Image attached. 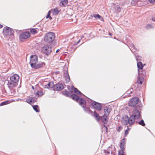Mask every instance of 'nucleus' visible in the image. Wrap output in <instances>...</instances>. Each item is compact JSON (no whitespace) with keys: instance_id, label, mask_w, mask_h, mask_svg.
I'll return each mask as SVG.
<instances>
[{"instance_id":"obj_47","label":"nucleus","mask_w":155,"mask_h":155,"mask_svg":"<svg viewBox=\"0 0 155 155\" xmlns=\"http://www.w3.org/2000/svg\"><path fill=\"white\" fill-rule=\"evenodd\" d=\"M32 88L34 89V87L33 86L32 87Z\"/></svg>"},{"instance_id":"obj_33","label":"nucleus","mask_w":155,"mask_h":155,"mask_svg":"<svg viewBox=\"0 0 155 155\" xmlns=\"http://www.w3.org/2000/svg\"><path fill=\"white\" fill-rule=\"evenodd\" d=\"M9 103L10 102H9V101H7L3 102L0 104V105H6V104H9Z\"/></svg>"},{"instance_id":"obj_7","label":"nucleus","mask_w":155,"mask_h":155,"mask_svg":"<svg viewBox=\"0 0 155 155\" xmlns=\"http://www.w3.org/2000/svg\"><path fill=\"white\" fill-rule=\"evenodd\" d=\"M42 50L45 54H49L52 51L51 47L50 45H45L43 47Z\"/></svg>"},{"instance_id":"obj_46","label":"nucleus","mask_w":155,"mask_h":155,"mask_svg":"<svg viewBox=\"0 0 155 155\" xmlns=\"http://www.w3.org/2000/svg\"><path fill=\"white\" fill-rule=\"evenodd\" d=\"M104 126L106 128V130H107V127L105 126V125H104Z\"/></svg>"},{"instance_id":"obj_31","label":"nucleus","mask_w":155,"mask_h":155,"mask_svg":"<svg viewBox=\"0 0 155 155\" xmlns=\"http://www.w3.org/2000/svg\"><path fill=\"white\" fill-rule=\"evenodd\" d=\"M138 124H139L142 125V126H144L145 125V124L144 123L143 120H141V121H140L139 122H138Z\"/></svg>"},{"instance_id":"obj_18","label":"nucleus","mask_w":155,"mask_h":155,"mask_svg":"<svg viewBox=\"0 0 155 155\" xmlns=\"http://www.w3.org/2000/svg\"><path fill=\"white\" fill-rule=\"evenodd\" d=\"M64 75L65 77L66 81L68 82H69L70 78L68 71H65Z\"/></svg>"},{"instance_id":"obj_48","label":"nucleus","mask_w":155,"mask_h":155,"mask_svg":"<svg viewBox=\"0 0 155 155\" xmlns=\"http://www.w3.org/2000/svg\"><path fill=\"white\" fill-rule=\"evenodd\" d=\"M132 45L133 46H134V45L132 44Z\"/></svg>"},{"instance_id":"obj_1","label":"nucleus","mask_w":155,"mask_h":155,"mask_svg":"<svg viewBox=\"0 0 155 155\" xmlns=\"http://www.w3.org/2000/svg\"><path fill=\"white\" fill-rule=\"evenodd\" d=\"M37 56L35 55H31L30 58V63L31 66L35 69L41 68L45 65V63L43 62L38 63Z\"/></svg>"},{"instance_id":"obj_42","label":"nucleus","mask_w":155,"mask_h":155,"mask_svg":"<svg viewBox=\"0 0 155 155\" xmlns=\"http://www.w3.org/2000/svg\"><path fill=\"white\" fill-rule=\"evenodd\" d=\"M50 14H51V11H49L48 12V14L49 15H50Z\"/></svg>"},{"instance_id":"obj_39","label":"nucleus","mask_w":155,"mask_h":155,"mask_svg":"<svg viewBox=\"0 0 155 155\" xmlns=\"http://www.w3.org/2000/svg\"><path fill=\"white\" fill-rule=\"evenodd\" d=\"M105 153L106 155H107V154H110V151H107L106 152H105Z\"/></svg>"},{"instance_id":"obj_4","label":"nucleus","mask_w":155,"mask_h":155,"mask_svg":"<svg viewBox=\"0 0 155 155\" xmlns=\"http://www.w3.org/2000/svg\"><path fill=\"white\" fill-rule=\"evenodd\" d=\"M122 123L124 125H127L128 124L131 125L134 123V121L130 117L129 118L127 115H125L122 119Z\"/></svg>"},{"instance_id":"obj_38","label":"nucleus","mask_w":155,"mask_h":155,"mask_svg":"<svg viewBox=\"0 0 155 155\" xmlns=\"http://www.w3.org/2000/svg\"><path fill=\"white\" fill-rule=\"evenodd\" d=\"M46 18H50V19H52V18L50 16V15H47L46 16Z\"/></svg>"},{"instance_id":"obj_23","label":"nucleus","mask_w":155,"mask_h":155,"mask_svg":"<svg viewBox=\"0 0 155 155\" xmlns=\"http://www.w3.org/2000/svg\"><path fill=\"white\" fill-rule=\"evenodd\" d=\"M137 67L138 69H142L143 67L142 63L141 62H138L137 63Z\"/></svg>"},{"instance_id":"obj_27","label":"nucleus","mask_w":155,"mask_h":155,"mask_svg":"<svg viewBox=\"0 0 155 155\" xmlns=\"http://www.w3.org/2000/svg\"><path fill=\"white\" fill-rule=\"evenodd\" d=\"M31 32L33 34H35L37 33V30L36 29L32 28L30 30Z\"/></svg>"},{"instance_id":"obj_21","label":"nucleus","mask_w":155,"mask_h":155,"mask_svg":"<svg viewBox=\"0 0 155 155\" xmlns=\"http://www.w3.org/2000/svg\"><path fill=\"white\" fill-rule=\"evenodd\" d=\"M104 112L106 114H108L111 111V109L109 107H106L104 109Z\"/></svg>"},{"instance_id":"obj_28","label":"nucleus","mask_w":155,"mask_h":155,"mask_svg":"<svg viewBox=\"0 0 155 155\" xmlns=\"http://www.w3.org/2000/svg\"><path fill=\"white\" fill-rule=\"evenodd\" d=\"M153 28V26L151 24H148L146 27V28L147 29L150 28Z\"/></svg>"},{"instance_id":"obj_40","label":"nucleus","mask_w":155,"mask_h":155,"mask_svg":"<svg viewBox=\"0 0 155 155\" xmlns=\"http://www.w3.org/2000/svg\"><path fill=\"white\" fill-rule=\"evenodd\" d=\"M152 19L153 21H155V16L153 17Z\"/></svg>"},{"instance_id":"obj_24","label":"nucleus","mask_w":155,"mask_h":155,"mask_svg":"<svg viewBox=\"0 0 155 155\" xmlns=\"http://www.w3.org/2000/svg\"><path fill=\"white\" fill-rule=\"evenodd\" d=\"M26 101L27 103L30 104L31 103H33L34 101V99L33 98H30L27 99Z\"/></svg>"},{"instance_id":"obj_13","label":"nucleus","mask_w":155,"mask_h":155,"mask_svg":"<svg viewBox=\"0 0 155 155\" xmlns=\"http://www.w3.org/2000/svg\"><path fill=\"white\" fill-rule=\"evenodd\" d=\"M63 88V86L62 84H58L54 86V89L58 91H60Z\"/></svg>"},{"instance_id":"obj_36","label":"nucleus","mask_w":155,"mask_h":155,"mask_svg":"<svg viewBox=\"0 0 155 155\" xmlns=\"http://www.w3.org/2000/svg\"><path fill=\"white\" fill-rule=\"evenodd\" d=\"M122 129V127L121 126H119L118 127V129L117 130L118 131V132H119Z\"/></svg>"},{"instance_id":"obj_44","label":"nucleus","mask_w":155,"mask_h":155,"mask_svg":"<svg viewBox=\"0 0 155 155\" xmlns=\"http://www.w3.org/2000/svg\"><path fill=\"white\" fill-rule=\"evenodd\" d=\"M80 41V40H79L77 42V44H78Z\"/></svg>"},{"instance_id":"obj_37","label":"nucleus","mask_w":155,"mask_h":155,"mask_svg":"<svg viewBox=\"0 0 155 155\" xmlns=\"http://www.w3.org/2000/svg\"><path fill=\"white\" fill-rule=\"evenodd\" d=\"M141 58L140 56H138L137 57L136 60H137V61H138V60H141Z\"/></svg>"},{"instance_id":"obj_14","label":"nucleus","mask_w":155,"mask_h":155,"mask_svg":"<svg viewBox=\"0 0 155 155\" xmlns=\"http://www.w3.org/2000/svg\"><path fill=\"white\" fill-rule=\"evenodd\" d=\"M45 88L50 89L53 88L54 87V84L52 82H49L44 86Z\"/></svg>"},{"instance_id":"obj_45","label":"nucleus","mask_w":155,"mask_h":155,"mask_svg":"<svg viewBox=\"0 0 155 155\" xmlns=\"http://www.w3.org/2000/svg\"><path fill=\"white\" fill-rule=\"evenodd\" d=\"M2 25H1L0 24V28H2Z\"/></svg>"},{"instance_id":"obj_9","label":"nucleus","mask_w":155,"mask_h":155,"mask_svg":"<svg viewBox=\"0 0 155 155\" xmlns=\"http://www.w3.org/2000/svg\"><path fill=\"white\" fill-rule=\"evenodd\" d=\"M3 33L6 35H11L12 34L13 32L11 28L7 27L4 29Z\"/></svg>"},{"instance_id":"obj_11","label":"nucleus","mask_w":155,"mask_h":155,"mask_svg":"<svg viewBox=\"0 0 155 155\" xmlns=\"http://www.w3.org/2000/svg\"><path fill=\"white\" fill-rule=\"evenodd\" d=\"M91 104L94 108L97 110H101V106L100 103L94 101Z\"/></svg>"},{"instance_id":"obj_41","label":"nucleus","mask_w":155,"mask_h":155,"mask_svg":"<svg viewBox=\"0 0 155 155\" xmlns=\"http://www.w3.org/2000/svg\"><path fill=\"white\" fill-rule=\"evenodd\" d=\"M128 131L127 130H125V134L126 135H127L128 134Z\"/></svg>"},{"instance_id":"obj_8","label":"nucleus","mask_w":155,"mask_h":155,"mask_svg":"<svg viewBox=\"0 0 155 155\" xmlns=\"http://www.w3.org/2000/svg\"><path fill=\"white\" fill-rule=\"evenodd\" d=\"M139 99L138 97H134L132 99L129 103V105L130 106H134L138 103Z\"/></svg>"},{"instance_id":"obj_26","label":"nucleus","mask_w":155,"mask_h":155,"mask_svg":"<svg viewBox=\"0 0 155 155\" xmlns=\"http://www.w3.org/2000/svg\"><path fill=\"white\" fill-rule=\"evenodd\" d=\"M33 109L37 112H39V108L38 107L37 105H34L33 106Z\"/></svg>"},{"instance_id":"obj_5","label":"nucleus","mask_w":155,"mask_h":155,"mask_svg":"<svg viewBox=\"0 0 155 155\" xmlns=\"http://www.w3.org/2000/svg\"><path fill=\"white\" fill-rule=\"evenodd\" d=\"M130 117L134 122L135 119H137L140 117V112L138 110L135 109L132 112V114Z\"/></svg>"},{"instance_id":"obj_22","label":"nucleus","mask_w":155,"mask_h":155,"mask_svg":"<svg viewBox=\"0 0 155 155\" xmlns=\"http://www.w3.org/2000/svg\"><path fill=\"white\" fill-rule=\"evenodd\" d=\"M94 116L97 121L98 122L100 120V117L98 114L95 112H94Z\"/></svg>"},{"instance_id":"obj_10","label":"nucleus","mask_w":155,"mask_h":155,"mask_svg":"<svg viewBox=\"0 0 155 155\" xmlns=\"http://www.w3.org/2000/svg\"><path fill=\"white\" fill-rule=\"evenodd\" d=\"M68 90L71 92H74L77 94H81L84 95L78 89L75 88L73 86L71 87L69 86L68 87Z\"/></svg>"},{"instance_id":"obj_3","label":"nucleus","mask_w":155,"mask_h":155,"mask_svg":"<svg viewBox=\"0 0 155 155\" xmlns=\"http://www.w3.org/2000/svg\"><path fill=\"white\" fill-rule=\"evenodd\" d=\"M55 38V34L52 32H49L46 33L44 37V40L47 42L50 43L52 42Z\"/></svg>"},{"instance_id":"obj_6","label":"nucleus","mask_w":155,"mask_h":155,"mask_svg":"<svg viewBox=\"0 0 155 155\" xmlns=\"http://www.w3.org/2000/svg\"><path fill=\"white\" fill-rule=\"evenodd\" d=\"M72 99L75 101H78L79 104L83 107H84L85 102L84 100L82 98H79V97L75 94H73L71 96Z\"/></svg>"},{"instance_id":"obj_16","label":"nucleus","mask_w":155,"mask_h":155,"mask_svg":"<svg viewBox=\"0 0 155 155\" xmlns=\"http://www.w3.org/2000/svg\"><path fill=\"white\" fill-rule=\"evenodd\" d=\"M112 7L114 9L117 11L119 12L121 10V8L120 6L114 4L112 5Z\"/></svg>"},{"instance_id":"obj_19","label":"nucleus","mask_w":155,"mask_h":155,"mask_svg":"<svg viewBox=\"0 0 155 155\" xmlns=\"http://www.w3.org/2000/svg\"><path fill=\"white\" fill-rule=\"evenodd\" d=\"M68 3V1L67 0H64L60 2V5L61 7L65 6Z\"/></svg>"},{"instance_id":"obj_29","label":"nucleus","mask_w":155,"mask_h":155,"mask_svg":"<svg viewBox=\"0 0 155 155\" xmlns=\"http://www.w3.org/2000/svg\"><path fill=\"white\" fill-rule=\"evenodd\" d=\"M142 77H139L137 81V82L138 83H140V84H142V80H143Z\"/></svg>"},{"instance_id":"obj_20","label":"nucleus","mask_w":155,"mask_h":155,"mask_svg":"<svg viewBox=\"0 0 155 155\" xmlns=\"http://www.w3.org/2000/svg\"><path fill=\"white\" fill-rule=\"evenodd\" d=\"M60 11L57 8H55L52 10V12L53 15H56L58 14L59 12Z\"/></svg>"},{"instance_id":"obj_43","label":"nucleus","mask_w":155,"mask_h":155,"mask_svg":"<svg viewBox=\"0 0 155 155\" xmlns=\"http://www.w3.org/2000/svg\"><path fill=\"white\" fill-rule=\"evenodd\" d=\"M59 49H58L56 51V53H57L58 52H59Z\"/></svg>"},{"instance_id":"obj_25","label":"nucleus","mask_w":155,"mask_h":155,"mask_svg":"<svg viewBox=\"0 0 155 155\" xmlns=\"http://www.w3.org/2000/svg\"><path fill=\"white\" fill-rule=\"evenodd\" d=\"M43 95L42 92L41 91H38L36 94V95L38 96V97H41Z\"/></svg>"},{"instance_id":"obj_2","label":"nucleus","mask_w":155,"mask_h":155,"mask_svg":"<svg viewBox=\"0 0 155 155\" xmlns=\"http://www.w3.org/2000/svg\"><path fill=\"white\" fill-rule=\"evenodd\" d=\"M10 81L9 82L8 85L9 88L12 89L16 86L19 79V76L17 74H15L10 78Z\"/></svg>"},{"instance_id":"obj_34","label":"nucleus","mask_w":155,"mask_h":155,"mask_svg":"<svg viewBox=\"0 0 155 155\" xmlns=\"http://www.w3.org/2000/svg\"><path fill=\"white\" fill-rule=\"evenodd\" d=\"M118 155H125L124 154L123 150H121L119 151L118 153Z\"/></svg>"},{"instance_id":"obj_30","label":"nucleus","mask_w":155,"mask_h":155,"mask_svg":"<svg viewBox=\"0 0 155 155\" xmlns=\"http://www.w3.org/2000/svg\"><path fill=\"white\" fill-rule=\"evenodd\" d=\"M63 94L66 96H69L70 95V93L68 91H64L63 92Z\"/></svg>"},{"instance_id":"obj_17","label":"nucleus","mask_w":155,"mask_h":155,"mask_svg":"<svg viewBox=\"0 0 155 155\" xmlns=\"http://www.w3.org/2000/svg\"><path fill=\"white\" fill-rule=\"evenodd\" d=\"M108 120V117L107 115L105 114L104 116L101 117V120L102 122L104 124H106L107 123Z\"/></svg>"},{"instance_id":"obj_15","label":"nucleus","mask_w":155,"mask_h":155,"mask_svg":"<svg viewBox=\"0 0 155 155\" xmlns=\"http://www.w3.org/2000/svg\"><path fill=\"white\" fill-rule=\"evenodd\" d=\"M125 139H123L120 143V147L121 150H124L125 146Z\"/></svg>"},{"instance_id":"obj_12","label":"nucleus","mask_w":155,"mask_h":155,"mask_svg":"<svg viewBox=\"0 0 155 155\" xmlns=\"http://www.w3.org/2000/svg\"><path fill=\"white\" fill-rule=\"evenodd\" d=\"M30 36V34L28 32H25L22 33L20 35V37L23 39H26L29 38Z\"/></svg>"},{"instance_id":"obj_35","label":"nucleus","mask_w":155,"mask_h":155,"mask_svg":"<svg viewBox=\"0 0 155 155\" xmlns=\"http://www.w3.org/2000/svg\"><path fill=\"white\" fill-rule=\"evenodd\" d=\"M149 2L150 3H155V0H149Z\"/></svg>"},{"instance_id":"obj_32","label":"nucleus","mask_w":155,"mask_h":155,"mask_svg":"<svg viewBox=\"0 0 155 155\" xmlns=\"http://www.w3.org/2000/svg\"><path fill=\"white\" fill-rule=\"evenodd\" d=\"M94 18H101V20H102V18H101V16L99 14L94 15Z\"/></svg>"}]
</instances>
